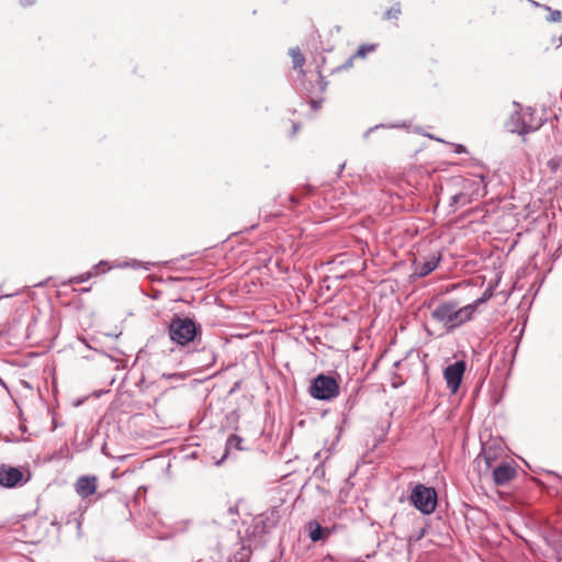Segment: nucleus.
<instances>
[{
	"label": "nucleus",
	"instance_id": "20",
	"mask_svg": "<svg viewBox=\"0 0 562 562\" xmlns=\"http://www.w3.org/2000/svg\"><path fill=\"white\" fill-rule=\"evenodd\" d=\"M562 165V158L554 157L548 161V167L551 171L555 172Z\"/></svg>",
	"mask_w": 562,
	"mask_h": 562
},
{
	"label": "nucleus",
	"instance_id": "21",
	"mask_svg": "<svg viewBox=\"0 0 562 562\" xmlns=\"http://www.w3.org/2000/svg\"><path fill=\"white\" fill-rule=\"evenodd\" d=\"M452 200L454 203H462V204H465L469 202V200L467 199V195L464 193L454 194L452 196Z\"/></svg>",
	"mask_w": 562,
	"mask_h": 562
},
{
	"label": "nucleus",
	"instance_id": "11",
	"mask_svg": "<svg viewBox=\"0 0 562 562\" xmlns=\"http://www.w3.org/2000/svg\"><path fill=\"white\" fill-rule=\"evenodd\" d=\"M98 488V477L94 475H83L77 479L75 483L76 493L87 498L95 493Z\"/></svg>",
	"mask_w": 562,
	"mask_h": 562
},
{
	"label": "nucleus",
	"instance_id": "10",
	"mask_svg": "<svg viewBox=\"0 0 562 562\" xmlns=\"http://www.w3.org/2000/svg\"><path fill=\"white\" fill-rule=\"evenodd\" d=\"M492 477L496 485L502 486L512 481L516 474V469L509 463H501L492 470Z\"/></svg>",
	"mask_w": 562,
	"mask_h": 562
},
{
	"label": "nucleus",
	"instance_id": "12",
	"mask_svg": "<svg viewBox=\"0 0 562 562\" xmlns=\"http://www.w3.org/2000/svg\"><path fill=\"white\" fill-rule=\"evenodd\" d=\"M307 528L310 531V533H308L310 539L313 542L326 540L330 535L329 529L322 527L317 521H310L307 525Z\"/></svg>",
	"mask_w": 562,
	"mask_h": 562
},
{
	"label": "nucleus",
	"instance_id": "28",
	"mask_svg": "<svg viewBox=\"0 0 562 562\" xmlns=\"http://www.w3.org/2000/svg\"><path fill=\"white\" fill-rule=\"evenodd\" d=\"M33 2H34V0H26L27 4H32Z\"/></svg>",
	"mask_w": 562,
	"mask_h": 562
},
{
	"label": "nucleus",
	"instance_id": "13",
	"mask_svg": "<svg viewBox=\"0 0 562 562\" xmlns=\"http://www.w3.org/2000/svg\"><path fill=\"white\" fill-rule=\"evenodd\" d=\"M376 44H362L357 52L349 58L347 66L352 64V60L356 58H364L369 53H372L376 49Z\"/></svg>",
	"mask_w": 562,
	"mask_h": 562
},
{
	"label": "nucleus",
	"instance_id": "3",
	"mask_svg": "<svg viewBox=\"0 0 562 562\" xmlns=\"http://www.w3.org/2000/svg\"><path fill=\"white\" fill-rule=\"evenodd\" d=\"M308 393L313 398L331 401L339 395V384L333 376L321 373L312 381Z\"/></svg>",
	"mask_w": 562,
	"mask_h": 562
},
{
	"label": "nucleus",
	"instance_id": "14",
	"mask_svg": "<svg viewBox=\"0 0 562 562\" xmlns=\"http://www.w3.org/2000/svg\"><path fill=\"white\" fill-rule=\"evenodd\" d=\"M241 443H243V438L238 435H231L228 438H227V441H226V446H225V453L223 456V459L227 457V453L234 449V450H243V447H241Z\"/></svg>",
	"mask_w": 562,
	"mask_h": 562
},
{
	"label": "nucleus",
	"instance_id": "29",
	"mask_svg": "<svg viewBox=\"0 0 562 562\" xmlns=\"http://www.w3.org/2000/svg\"><path fill=\"white\" fill-rule=\"evenodd\" d=\"M559 42H560L559 45H562V35L560 36Z\"/></svg>",
	"mask_w": 562,
	"mask_h": 562
},
{
	"label": "nucleus",
	"instance_id": "16",
	"mask_svg": "<svg viewBox=\"0 0 562 562\" xmlns=\"http://www.w3.org/2000/svg\"><path fill=\"white\" fill-rule=\"evenodd\" d=\"M532 4L536 5V7H542L544 10H547L549 12V15L547 18V21L549 22H559L561 21L562 19V13L561 11L559 10H553L551 9L550 7L548 5H542V4H539L538 2L536 1H532Z\"/></svg>",
	"mask_w": 562,
	"mask_h": 562
},
{
	"label": "nucleus",
	"instance_id": "9",
	"mask_svg": "<svg viewBox=\"0 0 562 562\" xmlns=\"http://www.w3.org/2000/svg\"><path fill=\"white\" fill-rule=\"evenodd\" d=\"M440 260L441 257L437 254H432L423 260L415 259L413 262L414 274L419 278L430 274L438 267Z\"/></svg>",
	"mask_w": 562,
	"mask_h": 562
},
{
	"label": "nucleus",
	"instance_id": "25",
	"mask_svg": "<svg viewBox=\"0 0 562 562\" xmlns=\"http://www.w3.org/2000/svg\"><path fill=\"white\" fill-rule=\"evenodd\" d=\"M20 430H21L22 432H25V431H26V426H25V425H20Z\"/></svg>",
	"mask_w": 562,
	"mask_h": 562
},
{
	"label": "nucleus",
	"instance_id": "27",
	"mask_svg": "<svg viewBox=\"0 0 562 562\" xmlns=\"http://www.w3.org/2000/svg\"><path fill=\"white\" fill-rule=\"evenodd\" d=\"M33 2H34V0H26L27 4H32Z\"/></svg>",
	"mask_w": 562,
	"mask_h": 562
},
{
	"label": "nucleus",
	"instance_id": "23",
	"mask_svg": "<svg viewBox=\"0 0 562 562\" xmlns=\"http://www.w3.org/2000/svg\"><path fill=\"white\" fill-rule=\"evenodd\" d=\"M465 151H467V149H465V147L463 145H458L457 146V149H456L457 154H462V153H465Z\"/></svg>",
	"mask_w": 562,
	"mask_h": 562
},
{
	"label": "nucleus",
	"instance_id": "4",
	"mask_svg": "<svg viewBox=\"0 0 562 562\" xmlns=\"http://www.w3.org/2000/svg\"><path fill=\"white\" fill-rule=\"evenodd\" d=\"M409 499L419 512L429 515L436 509L437 493L434 487L417 484L413 488Z\"/></svg>",
	"mask_w": 562,
	"mask_h": 562
},
{
	"label": "nucleus",
	"instance_id": "6",
	"mask_svg": "<svg viewBox=\"0 0 562 562\" xmlns=\"http://www.w3.org/2000/svg\"><path fill=\"white\" fill-rule=\"evenodd\" d=\"M9 464L0 465V485L7 488H14L24 485L30 480V472Z\"/></svg>",
	"mask_w": 562,
	"mask_h": 562
},
{
	"label": "nucleus",
	"instance_id": "17",
	"mask_svg": "<svg viewBox=\"0 0 562 562\" xmlns=\"http://www.w3.org/2000/svg\"><path fill=\"white\" fill-rule=\"evenodd\" d=\"M402 13L401 3H394L389 10L383 14L384 20H397Z\"/></svg>",
	"mask_w": 562,
	"mask_h": 562
},
{
	"label": "nucleus",
	"instance_id": "26",
	"mask_svg": "<svg viewBox=\"0 0 562 562\" xmlns=\"http://www.w3.org/2000/svg\"><path fill=\"white\" fill-rule=\"evenodd\" d=\"M299 126L296 124H293V134L296 133Z\"/></svg>",
	"mask_w": 562,
	"mask_h": 562
},
{
	"label": "nucleus",
	"instance_id": "22",
	"mask_svg": "<svg viewBox=\"0 0 562 562\" xmlns=\"http://www.w3.org/2000/svg\"><path fill=\"white\" fill-rule=\"evenodd\" d=\"M290 201L293 205H297L299 202H300V196H297L296 194H291L290 195Z\"/></svg>",
	"mask_w": 562,
	"mask_h": 562
},
{
	"label": "nucleus",
	"instance_id": "19",
	"mask_svg": "<svg viewBox=\"0 0 562 562\" xmlns=\"http://www.w3.org/2000/svg\"><path fill=\"white\" fill-rule=\"evenodd\" d=\"M491 297H492V291L491 290H485L481 297L476 299L475 301H473L469 305H474V313H475L477 307L481 304L487 302Z\"/></svg>",
	"mask_w": 562,
	"mask_h": 562
},
{
	"label": "nucleus",
	"instance_id": "18",
	"mask_svg": "<svg viewBox=\"0 0 562 562\" xmlns=\"http://www.w3.org/2000/svg\"><path fill=\"white\" fill-rule=\"evenodd\" d=\"M97 268L98 267H94L93 271H88V272H85V273H81L79 276L71 278L69 282L79 284V283H83V282L88 281L90 278H92L93 276H97L99 273Z\"/></svg>",
	"mask_w": 562,
	"mask_h": 562
},
{
	"label": "nucleus",
	"instance_id": "5",
	"mask_svg": "<svg viewBox=\"0 0 562 562\" xmlns=\"http://www.w3.org/2000/svg\"><path fill=\"white\" fill-rule=\"evenodd\" d=\"M540 125V120L535 117V111L530 108L513 114L508 123L510 132L520 135L533 132L538 130Z\"/></svg>",
	"mask_w": 562,
	"mask_h": 562
},
{
	"label": "nucleus",
	"instance_id": "8",
	"mask_svg": "<svg viewBox=\"0 0 562 562\" xmlns=\"http://www.w3.org/2000/svg\"><path fill=\"white\" fill-rule=\"evenodd\" d=\"M465 361L458 360L449 366H447L443 370V378L447 383V387L451 391V393H457L462 382L464 372H465Z\"/></svg>",
	"mask_w": 562,
	"mask_h": 562
},
{
	"label": "nucleus",
	"instance_id": "24",
	"mask_svg": "<svg viewBox=\"0 0 562 562\" xmlns=\"http://www.w3.org/2000/svg\"><path fill=\"white\" fill-rule=\"evenodd\" d=\"M311 104H312V108H313L314 110H317V109H319V108H321V102H319V101H315V100H313V101L311 102Z\"/></svg>",
	"mask_w": 562,
	"mask_h": 562
},
{
	"label": "nucleus",
	"instance_id": "2",
	"mask_svg": "<svg viewBox=\"0 0 562 562\" xmlns=\"http://www.w3.org/2000/svg\"><path fill=\"white\" fill-rule=\"evenodd\" d=\"M199 326L190 317L175 315L168 325L170 340L177 346L184 347L194 340Z\"/></svg>",
	"mask_w": 562,
	"mask_h": 562
},
{
	"label": "nucleus",
	"instance_id": "15",
	"mask_svg": "<svg viewBox=\"0 0 562 562\" xmlns=\"http://www.w3.org/2000/svg\"><path fill=\"white\" fill-rule=\"evenodd\" d=\"M290 55L292 57L293 68H302L305 63V57L299 48H291Z\"/></svg>",
	"mask_w": 562,
	"mask_h": 562
},
{
	"label": "nucleus",
	"instance_id": "1",
	"mask_svg": "<svg viewBox=\"0 0 562 562\" xmlns=\"http://www.w3.org/2000/svg\"><path fill=\"white\" fill-rule=\"evenodd\" d=\"M430 316L450 334L473 319L474 305L459 306L458 302L452 300L441 301L431 310Z\"/></svg>",
	"mask_w": 562,
	"mask_h": 562
},
{
	"label": "nucleus",
	"instance_id": "7",
	"mask_svg": "<svg viewBox=\"0 0 562 562\" xmlns=\"http://www.w3.org/2000/svg\"><path fill=\"white\" fill-rule=\"evenodd\" d=\"M498 458V452L492 446H483L482 451L473 461L474 470L480 476L487 475L494 467Z\"/></svg>",
	"mask_w": 562,
	"mask_h": 562
}]
</instances>
